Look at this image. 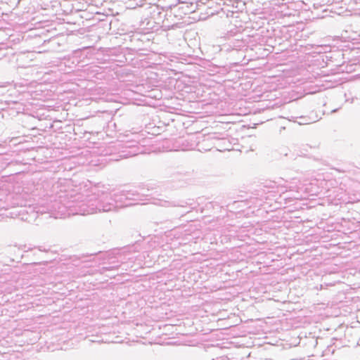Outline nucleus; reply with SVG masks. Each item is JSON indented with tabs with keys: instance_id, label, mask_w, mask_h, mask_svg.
I'll list each match as a JSON object with an SVG mask.
<instances>
[{
	"instance_id": "obj_2",
	"label": "nucleus",
	"mask_w": 360,
	"mask_h": 360,
	"mask_svg": "<svg viewBox=\"0 0 360 360\" xmlns=\"http://www.w3.org/2000/svg\"><path fill=\"white\" fill-rule=\"evenodd\" d=\"M134 195L133 193H131L129 191H122L119 193L114 194V198L112 199V200L115 202H107L106 203H112L114 205V208L111 210H114L116 207H122L123 205L120 204L118 205L119 202H122L124 200L131 199V196ZM125 206H127V205Z\"/></svg>"
},
{
	"instance_id": "obj_5",
	"label": "nucleus",
	"mask_w": 360,
	"mask_h": 360,
	"mask_svg": "<svg viewBox=\"0 0 360 360\" xmlns=\"http://www.w3.org/2000/svg\"><path fill=\"white\" fill-rule=\"evenodd\" d=\"M291 360H297V359H291Z\"/></svg>"
},
{
	"instance_id": "obj_3",
	"label": "nucleus",
	"mask_w": 360,
	"mask_h": 360,
	"mask_svg": "<svg viewBox=\"0 0 360 360\" xmlns=\"http://www.w3.org/2000/svg\"><path fill=\"white\" fill-rule=\"evenodd\" d=\"M137 154H138L137 151L134 150L133 151H129V153L124 154L123 156L125 158H127V157L134 156Z\"/></svg>"
},
{
	"instance_id": "obj_1",
	"label": "nucleus",
	"mask_w": 360,
	"mask_h": 360,
	"mask_svg": "<svg viewBox=\"0 0 360 360\" xmlns=\"http://www.w3.org/2000/svg\"><path fill=\"white\" fill-rule=\"evenodd\" d=\"M69 207L72 208L75 212L72 214L87 215L98 212H110L114 208L112 203H104L98 202L96 200H81L75 202Z\"/></svg>"
},
{
	"instance_id": "obj_4",
	"label": "nucleus",
	"mask_w": 360,
	"mask_h": 360,
	"mask_svg": "<svg viewBox=\"0 0 360 360\" xmlns=\"http://www.w3.org/2000/svg\"><path fill=\"white\" fill-rule=\"evenodd\" d=\"M128 148H131L132 149L134 148V145H130L127 146Z\"/></svg>"
}]
</instances>
